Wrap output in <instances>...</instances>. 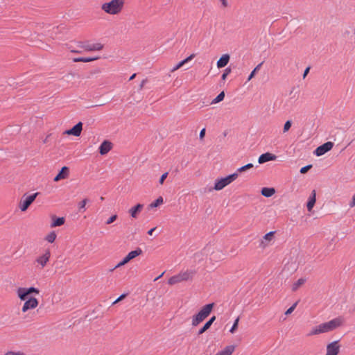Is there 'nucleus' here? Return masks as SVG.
I'll use <instances>...</instances> for the list:
<instances>
[{
    "mask_svg": "<svg viewBox=\"0 0 355 355\" xmlns=\"http://www.w3.org/2000/svg\"><path fill=\"white\" fill-rule=\"evenodd\" d=\"M31 293L39 294L40 291L39 289L35 287H19L17 290V297L19 298L20 300L25 301L21 307L22 313H26L29 310L35 309V308L37 307L39 304V301L35 297H31L27 299L28 296Z\"/></svg>",
    "mask_w": 355,
    "mask_h": 355,
    "instance_id": "f257e3e1",
    "label": "nucleus"
},
{
    "mask_svg": "<svg viewBox=\"0 0 355 355\" xmlns=\"http://www.w3.org/2000/svg\"><path fill=\"white\" fill-rule=\"evenodd\" d=\"M344 322L342 317L335 318L328 322L314 326L308 333L309 336H316L322 334L331 332L340 327Z\"/></svg>",
    "mask_w": 355,
    "mask_h": 355,
    "instance_id": "f03ea898",
    "label": "nucleus"
},
{
    "mask_svg": "<svg viewBox=\"0 0 355 355\" xmlns=\"http://www.w3.org/2000/svg\"><path fill=\"white\" fill-rule=\"evenodd\" d=\"M125 5V0H111L101 5V10L110 15H119Z\"/></svg>",
    "mask_w": 355,
    "mask_h": 355,
    "instance_id": "7ed1b4c3",
    "label": "nucleus"
},
{
    "mask_svg": "<svg viewBox=\"0 0 355 355\" xmlns=\"http://www.w3.org/2000/svg\"><path fill=\"white\" fill-rule=\"evenodd\" d=\"M214 306V303L207 304L203 306L198 313L192 316L191 325L193 327H196L202 321H204L210 315Z\"/></svg>",
    "mask_w": 355,
    "mask_h": 355,
    "instance_id": "20e7f679",
    "label": "nucleus"
},
{
    "mask_svg": "<svg viewBox=\"0 0 355 355\" xmlns=\"http://www.w3.org/2000/svg\"><path fill=\"white\" fill-rule=\"evenodd\" d=\"M194 272L191 270H186L180 272L178 275L172 276L168 280L169 285H175L182 282L191 280L193 277Z\"/></svg>",
    "mask_w": 355,
    "mask_h": 355,
    "instance_id": "39448f33",
    "label": "nucleus"
},
{
    "mask_svg": "<svg viewBox=\"0 0 355 355\" xmlns=\"http://www.w3.org/2000/svg\"><path fill=\"white\" fill-rule=\"evenodd\" d=\"M237 178H238V173H234L227 175V177L222 178L220 179H216L215 180L214 189L216 191H220L223 189H224L226 186L230 184Z\"/></svg>",
    "mask_w": 355,
    "mask_h": 355,
    "instance_id": "423d86ee",
    "label": "nucleus"
},
{
    "mask_svg": "<svg viewBox=\"0 0 355 355\" xmlns=\"http://www.w3.org/2000/svg\"><path fill=\"white\" fill-rule=\"evenodd\" d=\"M38 193H35L30 196H23L18 203V207L21 211H26L29 206L34 202Z\"/></svg>",
    "mask_w": 355,
    "mask_h": 355,
    "instance_id": "0eeeda50",
    "label": "nucleus"
},
{
    "mask_svg": "<svg viewBox=\"0 0 355 355\" xmlns=\"http://www.w3.org/2000/svg\"><path fill=\"white\" fill-rule=\"evenodd\" d=\"M275 232L272 231L266 234L259 241V248L265 250L274 243Z\"/></svg>",
    "mask_w": 355,
    "mask_h": 355,
    "instance_id": "6e6552de",
    "label": "nucleus"
},
{
    "mask_svg": "<svg viewBox=\"0 0 355 355\" xmlns=\"http://www.w3.org/2000/svg\"><path fill=\"white\" fill-rule=\"evenodd\" d=\"M334 147V143L331 141H327L322 145L318 146L313 152L314 155L320 157L329 152Z\"/></svg>",
    "mask_w": 355,
    "mask_h": 355,
    "instance_id": "1a4fd4ad",
    "label": "nucleus"
},
{
    "mask_svg": "<svg viewBox=\"0 0 355 355\" xmlns=\"http://www.w3.org/2000/svg\"><path fill=\"white\" fill-rule=\"evenodd\" d=\"M51 257V252L49 250H46L45 252L37 257L35 259V262L37 263L40 268H44L47 263L49 261Z\"/></svg>",
    "mask_w": 355,
    "mask_h": 355,
    "instance_id": "9d476101",
    "label": "nucleus"
},
{
    "mask_svg": "<svg viewBox=\"0 0 355 355\" xmlns=\"http://www.w3.org/2000/svg\"><path fill=\"white\" fill-rule=\"evenodd\" d=\"M338 340L333 341L327 345V353L325 355H338L340 346Z\"/></svg>",
    "mask_w": 355,
    "mask_h": 355,
    "instance_id": "9b49d317",
    "label": "nucleus"
},
{
    "mask_svg": "<svg viewBox=\"0 0 355 355\" xmlns=\"http://www.w3.org/2000/svg\"><path fill=\"white\" fill-rule=\"evenodd\" d=\"M83 130V123L78 122L72 128L66 130L64 134L68 135H73L75 137H79Z\"/></svg>",
    "mask_w": 355,
    "mask_h": 355,
    "instance_id": "f8f14e48",
    "label": "nucleus"
},
{
    "mask_svg": "<svg viewBox=\"0 0 355 355\" xmlns=\"http://www.w3.org/2000/svg\"><path fill=\"white\" fill-rule=\"evenodd\" d=\"M85 51H99L103 49L101 43H87L82 46Z\"/></svg>",
    "mask_w": 355,
    "mask_h": 355,
    "instance_id": "ddd939ff",
    "label": "nucleus"
},
{
    "mask_svg": "<svg viewBox=\"0 0 355 355\" xmlns=\"http://www.w3.org/2000/svg\"><path fill=\"white\" fill-rule=\"evenodd\" d=\"M142 250L139 248H137L136 250L130 252L123 259L128 263H129L131 260L134 259L138 256L142 254Z\"/></svg>",
    "mask_w": 355,
    "mask_h": 355,
    "instance_id": "4468645a",
    "label": "nucleus"
},
{
    "mask_svg": "<svg viewBox=\"0 0 355 355\" xmlns=\"http://www.w3.org/2000/svg\"><path fill=\"white\" fill-rule=\"evenodd\" d=\"M69 170L67 166H63L58 174L54 178V182H58L66 179L69 176Z\"/></svg>",
    "mask_w": 355,
    "mask_h": 355,
    "instance_id": "2eb2a0df",
    "label": "nucleus"
},
{
    "mask_svg": "<svg viewBox=\"0 0 355 355\" xmlns=\"http://www.w3.org/2000/svg\"><path fill=\"white\" fill-rule=\"evenodd\" d=\"M276 159V156L270 153H266L261 155L258 159V162L259 164H263L265 162L272 161Z\"/></svg>",
    "mask_w": 355,
    "mask_h": 355,
    "instance_id": "dca6fc26",
    "label": "nucleus"
},
{
    "mask_svg": "<svg viewBox=\"0 0 355 355\" xmlns=\"http://www.w3.org/2000/svg\"><path fill=\"white\" fill-rule=\"evenodd\" d=\"M230 60V55L227 53L222 55L220 59L217 61V67L220 69L225 67Z\"/></svg>",
    "mask_w": 355,
    "mask_h": 355,
    "instance_id": "f3484780",
    "label": "nucleus"
},
{
    "mask_svg": "<svg viewBox=\"0 0 355 355\" xmlns=\"http://www.w3.org/2000/svg\"><path fill=\"white\" fill-rule=\"evenodd\" d=\"M112 149V144L108 141H104L99 147L101 155L107 154Z\"/></svg>",
    "mask_w": 355,
    "mask_h": 355,
    "instance_id": "a211bd4d",
    "label": "nucleus"
},
{
    "mask_svg": "<svg viewBox=\"0 0 355 355\" xmlns=\"http://www.w3.org/2000/svg\"><path fill=\"white\" fill-rule=\"evenodd\" d=\"M144 205L142 204H137L135 207L130 208L128 211L129 214L133 218H137L138 214L141 212Z\"/></svg>",
    "mask_w": 355,
    "mask_h": 355,
    "instance_id": "6ab92c4d",
    "label": "nucleus"
},
{
    "mask_svg": "<svg viewBox=\"0 0 355 355\" xmlns=\"http://www.w3.org/2000/svg\"><path fill=\"white\" fill-rule=\"evenodd\" d=\"M235 350L234 345H227L222 350L218 351L215 355H232Z\"/></svg>",
    "mask_w": 355,
    "mask_h": 355,
    "instance_id": "aec40b11",
    "label": "nucleus"
},
{
    "mask_svg": "<svg viewBox=\"0 0 355 355\" xmlns=\"http://www.w3.org/2000/svg\"><path fill=\"white\" fill-rule=\"evenodd\" d=\"M216 316H212L204 325L202 328H200L198 332V335H201L204 334L207 330H208L213 322L216 320Z\"/></svg>",
    "mask_w": 355,
    "mask_h": 355,
    "instance_id": "412c9836",
    "label": "nucleus"
},
{
    "mask_svg": "<svg viewBox=\"0 0 355 355\" xmlns=\"http://www.w3.org/2000/svg\"><path fill=\"white\" fill-rule=\"evenodd\" d=\"M315 190H313L312 192H311V194L310 195L309 198V200L307 202V205H306V207H307V209L308 211H311V209H313L315 203Z\"/></svg>",
    "mask_w": 355,
    "mask_h": 355,
    "instance_id": "4be33fe9",
    "label": "nucleus"
},
{
    "mask_svg": "<svg viewBox=\"0 0 355 355\" xmlns=\"http://www.w3.org/2000/svg\"><path fill=\"white\" fill-rule=\"evenodd\" d=\"M195 57V54H191L184 60L180 61L178 64H177L172 69L171 72H174L176 70L181 68L183 65H184L188 62L191 61Z\"/></svg>",
    "mask_w": 355,
    "mask_h": 355,
    "instance_id": "5701e85b",
    "label": "nucleus"
},
{
    "mask_svg": "<svg viewBox=\"0 0 355 355\" xmlns=\"http://www.w3.org/2000/svg\"><path fill=\"white\" fill-rule=\"evenodd\" d=\"M306 282V278L301 277L299 279H297L296 282H293L291 286L292 291H297L302 285H304L305 284Z\"/></svg>",
    "mask_w": 355,
    "mask_h": 355,
    "instance_id": "b1692460",
    "label": "nucleus"
},
{
    "mask_svg": "<svg viewBox=\"0 0 355 355\" xmlns=\"http://www.w3.org/2000/svg\"><path fill=\"white\" fill-rule=\"evenodd\" d=\"M262 196L266 198H270L275 193V189L272 187H263L261 190Z\"/></svg>",
    "mask_w": 355,
    "mask_h": 355,
    "instance_id": "393cba45",
    "label": "nucleus"
},
{
    "mask_svg": "<svg viewBox=\"0 0 355 355\" xmlns=\"http://www.w3.org/2000/svg\"><path fill=\"white\" fill-rule=\"evenodd\" d=\"M98 59V57H93V58H92V57H86V58L80 57V58H73V61L74 62H89L96 60Z\"/></svg>",
    "mask_w": 355,
    "mask_h": 355,
    "instance_id": "a878e982",
    "label": "nucleus"
},
{
    "mask_svg": "<svg viewBox=\"0 0 355 355\" xmlns=\"http://www.w3.org/2000/svg\"><path fill=\"white\" fill-rule=\"evenodd\" d=\"M64 223V218L63 217L61 218H53V223H51V227H55L58 226H61Z\"/></svg>",
    "mask_w": 355,
    "mask_h": 355,
    "instance_id": "bb28decb",
    "label": "nucleus"
},
{
    "mask_svg": "<svg viewBox=\"0 0 355 355\" xmlns=\"http://www.w3.org/2000/svg\"><path fill=\"white\" fill-rule=\"evenodd\" d=\"M56 237H57V234H55V232H51L50 233H49L46 236H45V240L50 243H52L55 241V240L56 239Z\"/></svg>",
    "mask_w": 355,
    "mask_h": 355,
    "instance_id": "cd10ccee",
    "label": "nucleus"
},
{
    "mask_svg": "<svg viewBox=\"0 0 355 355\" xmlns=\"http://www.w3.org/2000/svg\"><path fill=\"white\" fill-rule=\"evenodd\" d=\"M164 202L163 198L159 197L157 199H156L154 202H151L149 205L150 208H155L161 205H162Z\"/></svg>",
    "mask_w": 355,
    "mask_h": 355,
    "instance_id": "c85d7f7f",
    "label": "nucleus"
},
{
    "mask_svg": "<svg viewBox=\"0 0 355 355\" xmlns=\"http://www.w3.org/2000/svg\"><path fill=\"white\" fill-rule=\"evenodd\" d=\"M89 202V200L87 198H84L81 201H80L78 204V207L80 211H85V206L87 203Z\"/></svg>",
    "mask_w": 355,
    "mask_h": 355,
    "instance_id": "c756f323",
    "label": "nucleus"
},
{
    "mask_svg": "<svg viewBox=\"0 0 355 355\" xmlns=\"http://www.w3.org/2000/svg\"><path fill=\"white\" fill-rule=\"evenodd\" d=\"M225 98V92H221L215 98H214L211 104H216L223 101Z\"/></svg>",
    "mask_w": 355,
    "mask_h": 355,
    "instance_id": "7c9ffc66",
    "label": "nucleus"
},
{
    "mask_svg": "<svg viewBox=\"0 0 355 355\" xmlns=\"http://www.w3.org/2000/svg\"><path fill=\"white\" fill-rule=\"evenodd\" d=\"M3 355H26V354L21 350H8Z\"/></svg>",
    "mask_w": 355,
    "mask_h": 355,
    "instance_id": "2f4dec72",
    "label": "nucleus"
},
{
    "mask_svg": "<svg viewBox=\"0 0 355 355\" xmlns=\"http://www.w3.org/2000/svg\"><path fill=\"white\" fill-rule=\"evenodd\" d=\"M252 167H253V164L250 163V164H246L245 166H243L237 169V171L239 172V173H242V172L246 171L248 169L252 168Z\"/></svg>",
    "mask_w": 355,
    "mask_h": 355,
    "instance_id": "473e14b6",
    "label": "nucleus"
},
{
    "mask_svg": "<svg viewBox=\"0 0 355 355\" xmlns=\"http://www.w3.org/2000/svg\"><path fill=\"white\" fill-rule=\"evenodd\" d=\"M261 65V64H258L254 69V70L250 73V76L248 78V81H250V80H252L254 77L256 72L259 70Z\"/></svg>",
    "mask_w": 355,
    "mask_h": 355,
    "instance_id": "72a5a7b5",
    "label": "nucleus"
},
{
    "mask_svg": "<svg viewBox=\"0 0 355 355\" xmlns=\"http://www.w3.org/2000/svg\"><path fill=\"white\" fill-rule=\"evenodd\" d=\"M239 318H237L235 320V321H234V324H233V325H232V328H231V329H230V332L231 334H234V333L236 331V330L237 329V328H238V325H239Z\"/></svg>",
    "mask_w": 355,
    "mask_h": 355,
    "instance_id": "f704fd0d",
    "label": "nucleus"
},
{
    "mask_svg": "<svg viewBox=\"0 0 355 355\" xmlns=\"http://www.w3.org/2000/svg\"><path fill=\"white\" fill-rule=\"evenodd\" d=\"M220 3V7L222 8H227L230 6L229 0H219Z\"/></svg>",
    "mask_w": 355,
    "mask_h": 355,
    "instance_id": "c9c22d12",
    "label": "nucleus"
},
{
    "mask_svg": "<svg viewBox=\"0 0 355 355\" xmlns=\"http://www.w3.org/2000/svg\"><path fill=\"white\" fill-rule=\"evenodd\" d=\"M117 218V215L114 214L113 216H112L111 217H110L107 221L105 222V223L107 225H110L111 223H112L114 221L116 220V219Z\"/></svg>",
    "mask_w": 355,
    "mask_h": 355,
    "instance_id": "e433bc0d",
    "label": "nucleus"
},
{
    "mask_svg": "<svg viewBox=\"0 0 355 355\" xmlns=\"http://www.w3.org/2000/svg\"><path fill=\"white\" fill-rule=\"evenodd\" d=\"M168 175V172H165L164 173H163V174L162 175V176L160 177L159 181V184H164V180H166V178H167Z\"/></svg>",
    "mask_w": 355,
    "mask_h": 355,
    "instance_id": "4c0bfd02",
    "label": "nucleus"
},
{
    "mask_svg": "<svg viewBox=\"0 0 355 355\" xmlns=\"http://www.w3.org/2000/svg\"><path fill=\"white\" fill-rule=\"evenodd\" d=\"M312 167V165L311 164H309V165H307V166H305L302 168H301L300 169V173H306Z\"/></svg>",
    "mask_w": 355,
    "mask_h": 355,
    "instance_id": "58836bf2",
    "label": "nucleus"
},
{
    "mask_svg": "<svg viewBox=\"0 0 355 355\" xmlns=\"http://www.w3.org/2000/svg\"><path fill=\"white\" fill-rule=\"evenodd\" d=\"M231 72V69L230 68H227L225 70V72L223 73V74L221 76V78L223 80H225L227 76V75Z\"/></svg>",
    "mask_w": 355,
    "mask_h": 355,
    "instance_id": "ea45409f",
    "label": "nucleus"
},
{
    "mask_svg": "<svg viewBox=\"0 0 355 355\" xmlns=\"http://www.w3.org/2000/svg\"><path fill=\"white\" fill-rule=\"evenodd\" d=\"M127 264V262L123 259H122L116 265V266L114 267V269L116 268H120L121 266H123Z\"/></svg>",
    "mask_w": 355,
    "mask_h": 355,
    "instance_id": "a19ab883",
    "label": "nucleus"
},
{
    "mask_svg": "<svg viewBox=\"0 0 355 355\" xmlns=\"http://www.w3.org/2000/svg\"><path fill=\"white\" fill-rule=\"evenodd\" d=\"M349 206L351 208L355 206V193L353 195L351 201L349 202Z\"/></svg>",
    "mask_w": 355,
    "mask_h": 355,
    "instance_id": "79ce46f5",
    "label": "nucleus"
},
{
    "mask_svg": "<svg viewBox=\"0 0 355 355\" xmlns=\"http://www.w3.org/2000/svg\"><path fill=\"white\" fill-rule=\"evenodd\" d=\"M205 128H202L200 132V134H199V138L200 140H202L205 137Z\"/></svg>",
    "mask_w": 355,
    "mask_h": 355,
    "instance_id": "37998d69",
    "label": "nucleus"
},
{
    "mask_svg": "<svg viewBox=\"0 0 355 355\" xmlns=\"http://www.w3.org/2000/svg\"><path fill=\"white\" fill-rule=\"evenodd\" d=\"M300 302V300H297L296 302H295L293 304H292L291 306H290V314L295 310V309L296 308L297 304L299 303Z\"/></svg>",
    "mask_w": 355,
    "mask_h": 355,
    "instance_id": "c03bdc74",
    "label": "nucleus"
},
{
    "mask_svg": "<svg viewBox=\"0 0 355 355\" xmlns=\"http://www.w3.org/2000/svg\"><path fill=\"white\" fill-rule=\"evenodd\" d=\"M310 69L311 67H308L305 69L304 71V73H303V78H305L306 76H307V74L309 73V71H310Z\"/></svg>",
    "mask_w": 355,
    "mask_h": 355,
    "instance_id": "a18cd8bd",
    "label": "nucleus"
},
{
    "mask_svg": "<svg viewBox=\"0 0 355 355\" xmlns=\"http://www.w3.org/2000/svg\"><path fill=\"white\" fill-rule=\"evenodd\" d=\"M125 297V295L123 294L121 296H119L114 302V304L118 303L121 300H123Z\"/></svg>",
    "mask_w": 355,
    "mask_h": 355,
    "instance_id": "49530a36",
    "label": "nucleus"
},
{
    "mask_svg": "<svg viewBox=\"0 0 355 355\" xmlns=\"http://www.w3.org/2000/svg\"><path fill=\"white\" fill-rule=\"evenodd\" d=\"M147 82H148V80H147V79H144V80L141 81V84H140V86H139V87H140V89H141L144 87L145 84H146Z\"/></svg>",
    "mask_w": 355,
    "mask_h": 355,
    "instance_id": "de8ad7c7",
    "label": "nucleus"
},
{
    "mask_svg": "<svg viewBox=\"0 0 355 355\" xmlns=\"http://www.w3.org/2000/svg\"><path fill=\"white\" fill-rule=\"evenodd\" d=\"M288 130V121H287L284 126V132H287Z\"/></svg>",
    "mask_w": 355,
    "mask_h": 355,
    "instance_id": "09e8293b",
    "label": "nucleus"
},
{
    "mask_svg": "<svg viewBox=\"0 0 355 355\" xmlns=\"http://www.w3.org/2000/svg\"><path fill=\"white\" fill-rule=\"evenodd\" d=\"M156 227H153L152 229H150L148 232V235H152L153 234V232L155 230Z\"/></svg>",
    "mask_w": 355,
    "mask_h": 355,
    "instance_id": "8fccbe9b",
    "label": "nucleus"
},
{
    "mask_svg": "<svg viewBox=\"0 0 355 355\" xmlns=\"http://www.w3.org/2000/svg\"><path fill=\"white\" fill-rule=\"evenodd\" d=\"M135 76H136V73L132 74V75L130 76V79H129V80H133V79L135 78Z\"/></svg>",
    "mask_w": 355,
    "mask_h": 355,
    "instance_id": "3c124183",
    "label": "nucleus"
},
{
    "mask_svg": "<svg viewBox=\"0 0 355 355\" xmlns=\"http://www.w3.org/2000/svg\"><path fill=\"white\" fill-rule=\"evenodd\" d=\"M164 272H162L160 275H159V277H156L155 279V281H157L158 279H159L161 277H162V275H164Z\"/></svg>",
    "mask_w": 355,
    "mask_h": 355,
    "instance_id": "603ef678",
    "label": "nucleus"
},
{
    "mask_svg": "<svg viewBox=\"0 0 355 355\" xmlns=\"http://www.w3.org/2000/svg\"><path fill=\"white\" fill-rule=\"evenodd\" d=\"M290 314V312H288V309L287 311H285V315H287Z\"/></svg>",
    "mask_w": 355,
    "mask_h": 355,
    "instance_id": "864d4df0",
    "label": "nucleus"
},
{
    "mask_svg": "<svg viewBox=\"0 0 355 355\" xmlns=\"http://www.w3.org/2000/svg\"><path fill=\"white\" fill-rule=\"evenodd\" d=\"M290 314V312H288V309L287 311H285V315H287Z\"/></svg>",
    "mask_w": 355,
    "mask_h": 355,
    "instance_id": "5fc2aeb1",
    "label": "nucleus"
},
{
    "mask_svg": "<svg viewBox=\"0 0 355 355\" xmlns=\"http://www.w3.org/2000/svg\"><path fill=\"white\" fill-rule=\"evenodd\" d=\"M71 52H73V53H78V51H76V50H71Z\"/></svg>",
    "mask_w": 355,
    "mask_h": 355,
    "instance_id": "6e6d98bb",
    "label": "nucleus"
}]
</instances>
